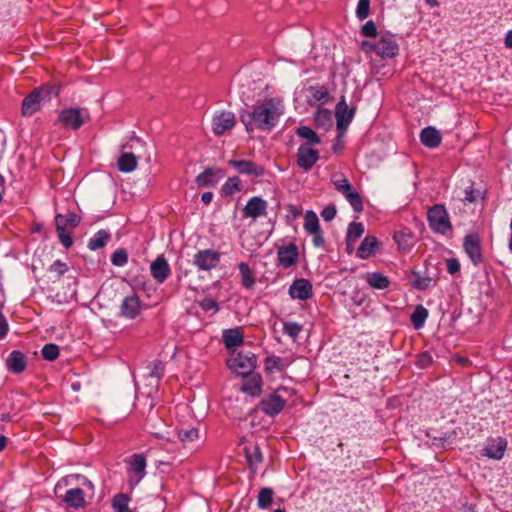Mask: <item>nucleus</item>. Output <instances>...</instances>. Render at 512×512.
<instances>
[{"label":"nucleus","mask_w":512,"mask_h":512,"mask_svg":"<svg viewBox=\"0 0 512 512\" xmlns=\"http://www.w3.org/2000/svg\"><path fill=\"white\" fill-rule=\"evenodd\" d=\"M507 440L503 437L490 438L483 449L482 455L490 459L501 460L507 449Z\"/></svg>","instance_id":"12"},{"label":"nucleus","mask_w":512,"mask_h":512,"mask_svg":"<svg viewBox=\"0 0 512 512\" xmlns=\"http://www.w3.org/2000/svg\"><path fill=\"white\" fill-rule=\"evenodd\" d=\"M146 458L143 454H133L128 460V472L130 473V483L138 484L146 474Z\"/></svg>","instance_id":"10"},{"label":"nucleus","mask_w":512,"mask_h":512,"mask_svg":"<svg viewBox=\"0 0 512 512\" xmlns=\"http://www.w3.org/2000/svg\"><path fill=\"white\" fill-rule=\"evenodd\" d=\"M222 339L227 349L241 345L244 340L239 328L224 330Z\"/></svg>","instance_id":"31"},{"label":"nucleus","mask_w":512,"mask_h":512,"mask_svg":"<svg viewBox=\"0 0 512 512\" xmlns=\"http://www.w3.org/2000/svg\"><path fill=\"white\" fill-rule=\"evenodd\" d=\"M201 307L205 311H210V310L217 311L219 309L218 303L213 299H204L201 302Z\"/></svg>","instance_id":"62"},{"label":"nucleus","mask_w":512,"mask_h":512,"mask_svg":"<svg viewBox=\"0 0 512 512\" xmlns=\"http://www.w3.org/2000/svg\"><path fill=\"white\" fill-rule=\"evenodd\" d=\"M238 269L241 274L243 286L248 289L252 288L255 284V279L249 265L245 262H241L238 265Z\"/></svg>","instance_id":"41"},{"label":"nucleus","mask_w":512,"mask_h":512,"mask_svg":"<svg viewBox=\"0 0 512 512\" xmlns=\"http://www.w3.org/2000/svg\"><path fill=\"white\" fill-rule=\"evenodd\" d=\"M447 271L449 274L454 275L460 271V262L456 258H449L446 260Z\"/></svg>","instance_id":"56"},{"label":"nucleus","mask_w":512,"mask_h":512,"mask_svg":"<svg viewBox=\"0 0 512 512\" xmlns=\"http://www.w3.org/2000/svg\"><path fill=\"white\" fill-rule=\"evenodd\" d=\"M164 365L161 361L155 360L150 364V376L160 379L163 376Z\"/></svg>","instance_id":"54"},{"label":"nucleus","mask_w":512,"mask_h":512,"mask_svg":"<svg viewBox=\"0 0 512 512\" xmlns=\"http://www.w3.org/2000/svg\"><path fill=\"white\" fill-rule=\"evenodd\" d=\"M456 438V432L451 431L440 436L441 447L444 448L446 445H450Z\"/></svg>","instance_id":"59"},{"label":"nucleus","mask_w":512,"mask_h":512,"mask_svg":"<svg viewBox=\"0 0 512 512\" xmlns=\"http://www.w3.org/2000/svg\"><path fill=\"white\" fill-rule=\"evenodd\" d=\"M267 201L260 196L251 197L243 208V216L246 218L256 219L266 215Z\"/></svg>","instance_id":"15"},{"label":"nucleus","mask_w":512,"mask_h":512,"mask_svg":"<svg viewBox=\"0 0 512 512\" xmlns=\"http://www.w3.org/2000/svg\"><path fill=\"white\" fill-rule=\"evenodd\" d=\"M361 34L365 37L375 38L377 36V27L374 21H367L361 28Z\"/></svg>","instance_id":"53"},{"label":"nucleus","mask_w":512,"mask_h":512,"mask_svg":"<svg viewBox=\"0 0 512 512\" xmlns=\"http://www.w3.org/2000/svg\"><path fill=\"white\" fill-rule=\"evenodd\" d=\"M50 271L55 273L58 277L64 275L68 271L67 264L61 260H56L51 266Z\"/></svg>","instance_id":"55"},{"label":"nucleus","mask_w":512,"mask_h":512,"mask_svg":"<svg viewBox=\"0 0 512 512\" xmlns=\"http://www.w3.org/2000/svg\"><path fill=\"white\" fill-rule=\"evenodd\" d=\"M365 228L361 222H351L348 225L346 233V246L350 252L354 248L355 242L364 234Z\"/></svg>","instance_id":"28"},{"label":"nucleus","mask_w":512,"mask_h":512,"mask_svg":"<svg viewBox=\"0 0 512 512\" xmlns=\"http://www.w3.org/2000/svg\"><path fill=\"white\" fill-rule=\"evenodd\" d=\"M354 113L355 109H349L345 98L342 97V99L336 105L335 111L338 130H345L348 127L354 117Z\"/></svg>","instance_id":"16"},{"label":"nucleus","mask_w":512,"mask_h":512,"mask_svg":"<svg viewBox=\"0 0 512 512\" xmlns=\"http://www.w3.org/2000/svg\"><path fill=\"white\" fill-rule=\"evenodd\" d=\"M57 236L61 242V244L67 249L70 248L73 244V238L70 233L67 232L66 229L62 228L60 225L56 227Z\"/></svg>","instance_id":"51"},{"label":"nucleus","mask_w":512,"mask_h":512,"mask_svg":"<svg viewBox=\"0 0 512 512\" xmlns=\"http://www.w3.org/2000/svg\"><path fill=\"white\" fill-rule=\"evenodd\" d=\"M428 317V310L422 305H418L414 312L411 314L410 320L415 329H420Z\"/></svg>","instance_id":"40"},{"label":"nucleus","mask_w":512,"mask_h":512,"mask_svg":"<svg viewBox=\"0 0 512 512\" xmlns=\"http://www.w3.org/2000/svg\"><path fill=\"white\" fill-rule=\"evenodd\" d=\"M27 365V358L19 350H13L8 358L6 359V366L8 371L14 374H20L22 373Z\"/></svg>","instance_id":"21"},{"label":"nucleus","mask_w":512,"mask_h":512,"mask_svg":"<svg viewBox=\"0 0 512 512\" xmlns=\"http://www.w3.org/2000/svg\"><path fill=\"white\" fill-rule=\"evenodd\" d=\"M138 160L133 153L122 152L117 161L119 171L123 173H130L137 167Z\"/></svg>","instance_id":"30"},{"label":"nucleus","mask_w":512,"mask_h":512,"mask_svg":"<svg viewBox=\"0 0 512 512\" xmlns=\"http://www.w3.org/2000/svg\"><path fill=\"white\" fill-rule=\"evenodd\" d=\"M282 114V101L278 98H269L251 111H241L240 120L247 132H252L255 128L265 131L274 128Z\"/></svg>","instance_id":"1"},{"label":"nucleus","mask_w":512,"mask_h":512,"mask_svg":"<svg viewBox=\"0 0 512 512\" xmlns=\"http://www.w3.org/2000/svg\"><path fill=\"white\" fill-rule=\"evenodd\" d=\"M432 362V357L428 353H421L418 355L417 364L418 366L425 368Z\"/></svg>","instance_id":"61"},{"label":"nucleus","mask_w":512,"mask_h":512,"mask_svg":"<svg viewBox=\"0 0 512 512\" xmlns=\"http://www.w3.org/2000/svg\"><path fill=\"white\" fill-rule=\"evenodd\" d=\"M399 54V45L395 36L390 32L380 33L376 41V55L383 59H392Z\"/></svg>","instance_id":"5"},{"label":"nucleus","mask_w":512,"mask_h":512,"mask_svg":"<svg viewBox=\"0 0 512 512\" xmlns=\"http://www.w3.org/2000/svg\"><path fill=\"white\" fill-rule=\"evenodd\" d=\"M241 189V180L237 176L228 178L222 186V192L224 195H233L236 192L241 191Z\"/></svg>","instance_id":"44"},{"label":"nucleus","mask_w":512,"mask_h":512,"mask_svg":"<svg viewBox=\"0 0 512 512\" xmlns=\"http://www.w3.org/2000/svg\"><path fill=\"white\" fill-rule=\"evenodd\" d=\"M378 247V240L375 236H366L356 251V256L360 259H367L372 256Z\"/></svg>","instance_id":"26"},{"label":"nucleus","mask_w":512,"mask_h":512,"mask_svg":"<svg viewBox=\"0 0 512 512\" xmlns=\"http://www.w3.org/2000/svg\"><path fill=\"white\" fill-rule=\"evenodd\" d=\"M42 357L47 361H54L59 356V347L56 344H45L41 350Z\"/></svg>","instance_id":"47"},{"label":"nucleus","mask_w":512,"mask_h":512,"mask_svg":"<svg viewBox=\"0 0 512 512\" xmlns=\"http://www.w3.org/2000/svg\"><path fill=\"white\" fill-rule=\"evenodd\" d=\"M109 239L110 234L107 231L99 230L89 239L88 248L91 251L103 248L107 244Z\"/></svg>","instance_id":"35"},{"label":"nucleus","mask_w":512,"mask_h":512,"mask_svg":"<svg viewBox=\"0 0 512 512\" xmlns=\"http://www.w3.org/2000/svg\"><path fill=\"white\" fill-rule=\"evenodd\" d=\"M277 256L279 263L283 267L289 268L297 263L299 256L298 248L294 243L283 245L279 247Z\"/></svg>","instance_id":"18"},{"label":"nucleus","mask_w":512,"mask_h":512,"mask_svg":"<svg viewBox=\"0 0 512 512\" xmlns=\"http://www.w3.org/2000/svg\"><path fill=\"white\" fill-rule=\"evenodd\" d=\"M430 229L438 234H445L452 229L447 210L442 204H435L427 213Z\"/></svg>","instance_id":"2"},{"label":"nucleus","mask_w":512,"mask_h":512,"mask_svg":"<svg viewBox=\"0 0 512 512\" xmlns=\"http://www.w3.org/2000/svg\"><path fill=\"white\" fill-rule=\"evenodd\" d=\"M262 378L258 374L246 377L243 381L241 390L250 396H259L262 391Z\"/></svg>","instance_id":"24"},{"label":"nucleus","mask_w":512,"mask_h":512,"mask_svg":"<svg viewBox=\"0 0 512 512\" xmlns=\"http://www.w3.org/2000/svg\"><path fill=\"white\" fill-rule=\"evenodd\" d=\"M220 261V254L212 249L200 250L194 255L193 263L199 270H211Z\"/></svg>","instance_id":"9"},{"label":"nucleus","mask_w":512,"mask_h":512,"mask_svg":"<svg viewBox=\"0 0 512 512\" xmlns=\"http://www.w3.org/2000/svg\"><path fill=\"white\" fill-rule=\"evenodd\" d=\"M130 497L125 493H118L112 498V509L114 512H133L129 508Z\"/></svg>","instance_id":"37"},{"label":"nucleus","mask_w":512,"mask_h":512,"mask_svg":"<svg viewBox=\"0 0 512 512\" xmlns=\"http://www.w3.org/2000/svg\"><path fill=\"white\" fill-rule=\"evenodd\" d=\"M304 228L307 233L316 232L320 230L319 220L315 212L308 210L305 213Z\"/></svg>","instance_id":"42"},{"label":"nucleus","mask_w":512,"mask_h":512,"mask_svg":"<svg viewBox=\"0 0 512 512\" xmlns=\"http://www.w3.org/2000/svg\"><path fill=\"white\" fill-rule=\"evenodd\" d=\"M281 391L287 392L288 389L281 386L274 393L269 394L260 401L259 407L265 415L274 417L283 410L286 401L279 394Z\"/></svg>","instance_id":"4"},{"label":"nucleus","mask_w":512,"mask_h":512,"mask_svg":"<svg viewBox=\"0 0 512 512\" xmlns=\"http://www.w3.org/2000/svg\"><path fill=\"white\" fill-rule=\"evenodd\" d=\"M361 47H362L363 51H365L366 53L374 52L376 54V41L375 42L369 41V40L363 41L361 44Z\"/></svg>","instance_id":"63"},{"label":"nucleus","mask_w":512,"mask_h":512,"mask_svg":"<svg viewBox=\"0 0 512 512\" xmlns=\"http://www.w3.org/2000/svg\"><path fill=\"white\" fill-rule=\"evenodd\" d=\"M81 218L76 213H68L67 215L57 214L55 216V226L60 225L62 228H75L79 225Z\"/></svg>","instance_id":"34"},{"label":"nucleus","mask_w":512,"mask_h":512,"mask_svg":"<svg viewBox=\"0 0 512 512\" xmlns=\"http://www.w3.org/2000/svg\"><path fill=\"white\" fill-rule=\"evenodd\" d=\"M60 90L61 86L57 83H45L34 89L38 96H40L42 102L49 101L52 97L58 96Z\"/></svg>","instance_id":"32"},{"label":"nucleus","mask_w":512,"mask_h":512,"mask_svg":"<svg viewBox=\"0 0 512 512\" xmlns=\"http://www.w3.org/2000/svg\"><path fill=\"white\" fill-rule=\"evenodd\" d=\"M273 499V490L271 488L265 487L259 491L258 494V507L261 509H266L270 506Z\"/></svg>","instance_id":"46"},{"label":"nucleus","mask_w":512,"mask_h":512,"mask_svg":"<svg viewBox=\"0 0 512 512\" xmlns=\"http://www.w3.org/2000/svg\"><path fill=\"white\" fill-rule=\"evenodd\" d=\"M224 176V170L216 167H209L196 177L195 182L199 187H214L222 178H224Z\"/></svg>","instance_id":"14"},{"label":"nucleus","mask_w":512,"mask_h":512,"mask_svg":"<svg viewBox=\"0 0 512 512\" xmlns=\"http://www.w3.org/2000/svg\"><path fill=\"white\" fill-rule=\"evenodd\" d=\"M296 134L299 137L305 139L306 142L304 144H309L310 147L318 145L321 142L320 137L318 136V134L313 129H311L308 126H300V127H298L296 129Z\"/></svg>","instance_id":"36"},{"label":"nucleus","mask_w":512,"mask_h":512,"mask_svg":"<svg viewBox=\"0 0 512 512\" xmlns=\"http://www.w3.org/2000/svg\"><path fill=\"white\" fill-rule=\"evenodd\" d=\"M40 96L33 90L22 101L21 114L24 117H30L40 110L42 105Z\"/></svg>","instance_id":"22"},{"label":"nucleus","mask_w":512,"mask_h":512,"mask_svg":"<svg viewBox=\"0 0 512 512\" xmlns=\"http://www.w3.org/2000/svg\"><path fill=\"white\" fill-rule=\"evenodd\" d=\"M236 124L234 113L230 111H221L214 114L212 118V131L215 135L220 136L231 130Z\"/></svg>","instance_id":"8"},{"label":"nucleus","mask_w":512,"mask_h":512,"mask_svg":"<svg viewBox=\"0 0 512 512\" xmlns=\"http://www.w3.org/2000/svg\"><path fill=\"white\" fill-rule=\"evenodd\" d=\"M228 164L232 166L238 173L244 175L261 177L265 173L263 166L258 165L251 160L231 159L229 160Z\"/></svg>","instance_id":"13"},{"label":"nucleus","mask_w":512,"mask_h":512,"mask_svg":"<svg viewBox=\"0 0 512 512\" xmlns=\"http://www.w3.org/2000/svg\"><path fill=\"white\" fill-rule=\"evenodd\" d=\"M288 293L292 299L306 301L313 296V287L309 280L300 278L290 285Z\"/></svg>","instance_id":"11"},{"label":"nucleus","mask_w":512,"mask_h":512,"mask_svg":"<svg viewBox=\"0 0 512 512\" xmlns=\"http://www.w3.org/2000/svg\"><path fill=\"white\" fill-rule=\"evenodd\" d=\"M463 247L466 254L475 266L482 262L481 247L477 236L467 235L464 238Z\"/></svg>","instance_id":"19"},{"label":"nucleus","mask_w":512,"mask_h":512,"mask_svg":"<svg viewBox=\"0 0 512 512\" xmlns=\"http://www.w3.org/2000/svg\"><path fill=\"white\" fill-rule=\"evenodd\" d=\"M480 195V191H475L472 187H468L465 189V196L463 201L468 203H474L477 200V197Z\"/></svg>","instance_id":"57"},{"label":"nucleus","mask_w":512,"mask_h":512,"mask_svg":"<svg viewBox=\"0 0 512 512\" xmlns=\"http://www.w3.org/2000/svg\"><path fill=\"white\" fill-rule=\"evenodd\" d=\"M150 272L154 280L163 283L170 275V266L163 256H158L150 265Z\"/></svg>","instance_id":"20"},{"label":"nucleus","mask_w":512,"mask_h":512,"mask_svg":"<svg viewBox=\"0 0 512 512\" xmlns=\"http://www.w3.org/2000/svg\"><path fill=\"white\" fill-rule=\"evenodd\" d=\"M297 165L304 171H309L319 160V152L309 144H301L298 148Z\"/></svg>","instance_id":"7"},{"label":"nucleus","mask_w":512,"mask_h":512,"mask_svg":"<svg viewBox=\"0 0 512 512\" xmlns=\"http://www.w3.org/2000/svg\"><path fill=\"white\" fill-rule=\"evenodd\" d=\"M283 331L292 339H296L302 331V326L296 322H286L283 325Z\"/></svg>","instance_id":"49"},{"label":"nucleus","mask_w":512,"mask_h":512,"mask_svg":"<svg viewBox=\"0 0 512 512\" xmlns=\"http://www.w3.org/2000/svg\"><path fill=\"white\" fill-rule=\"evenodd\" d=\"M264 369L268 374L282 372L285 370V364L280 357L270 355L267 356L264 360Z\"/></svg>","instance_id":"39"},{"label":"nucleus","mask_w":512,"mask_h":512,"mask_svg":"<svg viewBox=\"0 0 512 512\" xmlns=\"http://www.w3.org/2000/svg\"><path fill=\"white\" fill-rule=\"evenodd\" d=\"M111 262L114 266L122 267L128 262V254L125 249L120 248L114 251L111 256Z\"/></svg>","instance_id":"48"},{"label":"nucleus","mask_w":512,"mask_h":512,"mask_svg":"<svg viewBox=\"0 0 512 512\" xmlns=\"http://www.w3.org/2000/svg\"><path fill=\"white\" fill-rule=\"evenodd\" d=\"M331 182L335 186V189L343 195L350 191L351 188H353L349 180L342 174L333 175Z\"/></svg>","instance_id":"43"},{"label":"nucleus","mask_w":512,"mask_h":512,"mask_svg":"<svg viewBox=\"0 0 512 512\" xmlns=\"http://www.w3.org/2000/svg\"><path fill=\"white\" fill-rule=\"evenodd\" d=\"M420 140L424 146L436 148L440 145L442 137L436 128L429 126L421 131Z\"/></svg>","instance_id":"25"},{"label":"nucleus","mask_w":512,"mask_h":512,"mask_svg":"<svg viewBox=\"0 0 512 512\" xmlns=\"http://www.w3.org/2000/svg\"><path fill=\"white\" fill-rule=\"evenodd\" d=\"M178 437L182 442H192L198 438V430L196 428L181 429L178 431Z\"/></svg>","instance_id":"52"},{"label":"nucleus","mask_w":512,"mask_h":512,"mask_svg":"<svg viewBox=\"0 0 512 512\" xmlns=\"http://www.w3.org/2000/svg\"><path fill=\"white\" fill-rule=\"evenodd\" d=\"M344 196L355 212H362L363 202L360 194L354 188H351Z\"/></svg>","instance_id":"45"},{"label":"nucleus","mask_w":512,"mask_h":512,"mask_svg":"<svg viewBox=\"0 0 512 512\" xmlns=\"http://www.w3.org/2000/svg\"><path fill=\"white\" fill-rule=\"evenodd\" d=\"M409 281L415 289L420 291L428 289L434 282L432 277L421 275L418 271H412Z\"/></svg>","instance_id":"33"},{"label":"nucleus","mask_w":512,"mask_h":512,"mask_svg":"<svg viewBox=\"0 0 512 512\" xmlns=\"http://www.w3.org/2000/svg\"><path fill=\"white\" fill-rule=\"evenodd\" d=\"M363 279L371 288L377 290L387 289L390 285L388 277L380 272H367Z\"/></svg>","instance_id":"27"},{"label":"nucleus","mask_w":512,"mask_h":512,"mask_svg":"<svg viewBox=\"0 0 512 512\" xmlns=\"http://www.w3.org/2000/svg\"><path fill=\"white\" fill-rule=\"evenodd\" d=\"M309 234L313 236L312 242L315 247H324L325 239L322 235L321 230H318L317 233L311 232Z\"/></svg>","instance_id":"60"},{"label":"nucleus","mask_w":512,"mask_h":512,"mask_svg":"<svg viewBox=\"0 0 512 512\" xmlns=\"http://www.w3.org/2000/svg\"><path fill=\"white\" fill-rule=\"evenodd\" d=\"M228 365L237 374L246 376L256 367V358L251 352L240 351L235 357L228 360Z\"/></svg>","instance_id":"6"},{"label":"nucleus","mask_w":512,"mask_h":512,"mask_svg":"<svg viewBox=\"0 0 512 512\" xmlns=\"http://www.w3.org/2000/svg\"><path fill=\"white\" fill-rule=\"evenodd\" d=\"M336 216V209L334 206H327L321 211V217L329 222L333 220Z\"/></svg>","instance_id":"58"},{"label":"nucleus","mask_w":512,"mask_h":512,"mask_svg":"<svg viewBox=\"0 0 512 512\" xmlns=\"http://www.w3.org/2000/svg\"><path fill=\"white\" fill-rule=\"evenodd\" d=\"M89 119V114L85 109L66 108L58 114V123L66 129L78 130Z\"/></svg>","instance_id":"3"},{"label":"nucleus","mask_w":512,"mask_h":512,"mask_svg":"<svg viewBox=\"0 0 512 512\" xmlns=\"http://www.w3.org/2000/svg\"><path fill=\"white\" fill-rule=\"evenodd\" d=\"M8 332V323L4 315L0 312V339L4 338Z\"/></svg>","instance_id":"64"},{"label":"nucleus","mask_w":512,"mask_h":512,"mask_svg":"<svg viewBox=\"0 0 512 512\" xmlns=\"http://www.w3.org/2000/svg\"><path fill=\"white\" fill-rule=\"evenodd\" d=\"M141 311V301L139 297L135 294L126 296L120 306V314L121 316L134 319L136 318Z\"/></svg>","instance_id":"17"},{"label":"nucleus","mask_w":512,"mask_h":512,"mask_svg":"<svg viewBox=\"0 0 512 512\" xmlns=\"http://www.w3.org/2000/svg\"><path fill=\"white\" fill-rule=\"evenodd\" d=\"M64 501L68 506L79 509L84 507L85 499L84 493L81 488H72L66 491Z\"/></svg>","instance_id":"29"},{"label":"nucleus","mask_w":512,"mask_h":512,"mask_svg":"<svg viewBox=\"0 0 512 512\" xmlns=\"http://www.w3.org/2000/svg\"><path fill=\"white\" fill-rule=\"evenodd\" d=\"M245 457L250 470L255 474L257 467L263 462V454L257 444L248 445L244 448Z\"/></svg>","instance_id":"23"},{"label":"nucleus","mask_w":512,"mask_h":512,"mask_svg":"<svg viewBox=\"0 0 512 512\" xmlns=\"http://www.w3.org/2000/svg\"><path fill=\"white\" fill-rule=\"evenodd\" d=\"M370 13V0H359L356 8V17L364 20Z\"/></svg>","instance_id":"50"},{"label":"nucleus","mask_w":512,"mask_h":512,"mask_svg":"<svg viewBox=\"0 0 512 512\" xmlns=\"http://www.w3.org/2000/svg\"><path fill=\"white\" fill-rule=\"evenodd\" d=\"M309 93V103L312 105L325 103L329 97L327 89L323 86H311Z\"/></svg>","instance_id":"38"}]
</instances>
